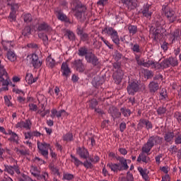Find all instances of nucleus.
I'll return each instance as SVG.
<instances>
[{
    "label": "nucleus",
    "instance_id": "obj_1",
    "mask_svg": "<svg viewBox=\"0 0 181 181\" xmlns=\"http://www.w3.org/2000/svg\"><path fill=\"white\" fill-rule=\"evenodd\" d=\"M163 138L158 135H153L148 137L147 142L144 144L141 151L145 153H149L153 146L161 145Z\"/></svg>",
    "mask_w": 181,
    "mask_h": 181
},
{
    "label": "nucleus",
    "instance_id": "obj_2",
    "mask_svg": "<svg viewBox=\"0 0 181 181\" xmlns=\"http://www.w3.org/2000/svg\"><path fill=\"white\" fill-rule=\"evenodd\" d=\"M71 6L74 9V13L77 19H81L83 13L86 11V7L81 4L78 0H72Z\"/></svg>",
    "mask_w": 181,
    "mask_h": 181
},
{
    "label": "nucleus",
    "instance_id": "obj_3",
    "mask_svg": "<svg viewBox=\"0 0 181 181\" xmlns=\"http://www.w3.org/2000/svg\"><path fill=\"white\" fill-rule=\"evenodd\" d=\"M102 33H105L110 36V38L113 43L119 47V35H118V32L113 29L112 27H105L103 30Z\"/></svg>",
    "mask_w": 181,
    "mask_h": 181
},
{
    "label": "nucleus",
    "instance_id": "obj_4",
    "mask_svg": "<svg viewBox=\"0 0 181 181\" xmlns=\"http://www.w3.org/2000/svg\"><path fill=\"white\" fill-rule=\"evenodd\" d=\"M162 11L167 18V21H168L169 23H173L177 18L176 16V12L169 6V5H163L162 6Z\"/></svg>",
    "mask_w": 181,
    "mask_h": 181
},
{
    "label": "nucleus",
    "instance_id": "obj_5",
    "mask_svg": "<svg viewBox=\"0 0 181 181\" xmlns=\"http://www.w3.org/2000/svg\"><path fill=\"white\" fill-rule=\"evenodd\" d=\"M9 83V78H8V73L5 68H4V65L1 64L0 61V87L2 88H5Z\"/></svg>",
    "mask_w": 181,
    "mask_h": 181
},
{
    "label": "nucleus",
    "instance_id": "obj_6",
    "mask_svg": "<svg viewBox=\"0 0 181 181\" xmlns=\"http://www.w3.org/2000/svg\"><path fill=\"white\" fill-rule=\"evenodd\" d=\"M37 148L39 149L40 153L45 158H47V156L49 155V149L52 151V148H50V144H47L46 142H40L37 141Z\"/></svg>",
    "mask_w": 181,
    "mask_h": 181
},
{
    "label": "nucleus",
    "instance_id": "obj_7",
    "mask_svg": "<svg viewBox=\"0 0 181 181\" xmlns=\"http://www.w3.org/2000/svg\"><path fill=\"white\" fill-rule=\"evenodd\" d=\"M139 91V82L138 81H134L129 83L127 86V93L129 95H134Z\"/></svg>",
    "mask_w": 181,
    "mask_h": 181
},
{
    "label": "nucleus",
    "instance_id": "obj_8",
    "mask_svg": "<svg viewBox=\"0 0 181 181\" xmlns=\"http://www.w3.org/2000/svg\"><path fill=\"white\" fill-rule=\"evenodd\" d=\"M27 60L34 66L35 69H39L42 66V62L39 59V57L36 54L28 55Z\"/></svg>",
    "mask_w": 181,
    "mask_h": 181
},
{
    "label": "nucleus",
    "instance_id": "obj_9",
    "mask_svg": "<svg viewBox=\"0 0 181 181\" xmlns=\"http://www.w3.org/2000/svg\"><path fill=\"white\" fill-rule=\"evenodd\" d=\"M78 56H85V59L88 63H91V52L88 50V47H82L78 49Z\"/></svg>",
    "mask_w": 181,
    "mask_h": 181
},
{
    "label": "nucleus",
    "instance_id": "obj_10",
    "mask_svg": "<svg viewBox=\"0 0 181 181\" xmlns=\"http://www.w3.org/2000/svg\"><path fill=\"white\" fill-rule=\"evenodd\" d=\"M166 32V30L163 27H158L155 28L154 32L153 33V40L157 42V40H160L163 37V34Z\"/></svg>",
    "mask_w": 181,
    "mask_h": 181
},
{
    "label": "nucleus",
    "instance_id": "obj_11",
    "mask_svg": "<svg viewBox=\"0 0 181 181\" xmlns=\"http://www.w3.org/2000/svg\"><path fill=\"white\" fill-rule=\"evenodd\" d=\"M4 171L7 172V173H8V175H11V176H13V175H15V172L16 173H17V175H21V170H19V166L18 165H6Z\"/></svg>",
    "mask_w": 181,
    "mask_h": 181
},
{
    "label": "nucleus",
    "instance_id": "obj_12",
    "mask_svg": "<svg viewBox=\"0 0 181 181\" xmlns=\"http://www.w3.org/2000/svg\"><path fill=\"white\" fill-rule=\"evenodd\" d=\"M112 78L115 84H121L122 78H124V72L122 70H119L118 71H115L112 74Z\"/></svg>",
    "mask_w": 181,
    "mask_h": 181
},
{
    "label": "nucleus",
    "instance_id": "obj_13",
    "mask_svg": "<svg viewBox=\"0 0 181 181\" xmlns=\"http://www.w3.org/2000/svg\"><path fill=\"white\" fill-rule=\"evenodd\" d=\"M149 9H151V4L148 3L144 4L141 9V12L144 18H151L152 16V13Z\"/></svg>",
    "mask_w": 181,
    "mask_h": 181
},
{
    "label": "nucleus",
    "instance_id": "obj_14",
    "mask_svg": "<svg viewBox=\"0 0 181 181\" xmlns=\"http://www.w3.org/2000/svg\"><path fill=\"white\" fill-rule=\"evenodd\" d=\"M181 37V30L180 29H175L174 30V32L170 33V39H172L171 40V43L173 44L176 42V40H180Z\"/></svg>",
    "mask_w": 181,
    "mask_h": 181
},
{
    "label": "nucleus",
    "instance_id": "obj_15",
    "mask_svg": "<svg viewBox=\"0 0 181 181\" xmlns=\"http://www.w3.org/2000/svg\"><path fill=\"white\" fill-rule=\"evenodd\" d=\"M122 4L123 5H125L128 9L130 11H132L138 6V4H136V2L133 1L132 0H121Z\"/></svg>",
    "mask_w": 181,
    "mask_h": 181
},
{
    "label": "nucleus",
    "instance_id": "obj_16",
    "mask_svg": "<svg viewBox=\"0 0 181 181\" xmlns=\"http://www.w3.org/2000/svg\"><path fill=\"white\" fill-rule=\"evenodd\" d=\"M11 12L10 13L9 18L11 22H13V21H16V11L19 9V5L15 4L11 5Z\"/></svg>",
    "mask_w": 181,
    "mask_h": 181
},
{
    "label": "nucleus",
    "instance_id": "obj_17",
    "mask_svg": "<svg viewBox=\"0 0 181 181\" xmlns=\"http://www.w3.org/2000/svg\"><path fill=\"white\" fill-rule=\"evenodd\" d=\"M61 71L62 73V76H64V77H69V76L71 74V71L70 70L67 62L62 63L61 66Z\"/></svg>",
    "mask_w": 181,
    "mask_h": 181
},
{
    "label": "nucleus",
    "instance_id": "obj_18",
    "mask_svg": "<svg viewBox=\"0 0 181 181\" xmlns=\"http://www.w3.org/2000/svg\"><path fill=\"white\" fill-rule=\"evenodd\" d=\"M76 153L83 159H87L89 156L88 151L84 147H79L76 150Z\"/></svg>",
    "mask_w": 181,
    "mask_h": 181
},
{
    "label": "nucleus",
    "instance_id": "obj_19",
    "mask_svg": "<svg viewBox=\"0 0 181 181\" xmlns=\"http://www.w3.org/2000/svg\"><path fill=\"white\" fill-rule=\"evenodd\" d=\"M30 120L21 121L16 124V128H24L25 129H30Z\"/></svg>",
    "mask_w": 181,
    "mask_h": 181
},
{
    "label": "nucleus",
    "instance_id": "obj_20",
    "mask_svg": "<svg viewBox=\"0 0 181 181\" xmlns=\"http://www.w3.org/2000/svg\"><path fill=\"white\" fill-rule=\"evenodd\" d=\"M6 135H10L11 137L8 139V141L18 144V141H19V137L18 136V134L16 133L12 132V130H8L7 133H6Z\"/></svg>",
    "mask_w": 181,
    "mask_h": 181
},
{
    "label": "nucleus",
    "instance_id": "obj_21",
    "mask_svg": "<svg viewBox=\"0 0 181 181\" xmlns=\"http://www.w3.org/2000/svg\"><path fill=\"white\" fill-rule=\"evenodd\" d=\"M148 88L150 93H156L159 90V83L155 81L150 82Z\"/></svg>",
    "mask_w": 181,
    "mask_h": 181
},
{
    "label": "nucleus",
    "instance_id": "obj_22",
    "mask_svg": "<svg viewBox=\"0 0 181 181\" xmlns=\"http://www.w3.org/2000/svg\"><path fill=\"white\" fill-rule=\"evenodd\" d=\"M144 162V163H149L151 162V158L145 154V152L142 151L137 158V162Z\"/></svg>",
    "mask_w": 181,
    "mask_h": 181
},
{
    "label": "nucleus",
    "instance_id": "obj_23",
    "mask_svg": "<svg viewBox=\"0 0 181 181\" xmlns=\"http://www.w3.org/2000/svg\"><path fill=\"white\" fill-rule=\"evenodd\" d=\"M173 138H175V132L172 131H168L165 132L164 135V141L168 144H170L173 141Z\"/></svg>",
    "mask_w": 181,
    "mask_h": 181
},
{
    "label": "nucleus",
    "instance_id": "obj_24",
    "mask_svg": "<svg viewBox=\"0 0 181 181\" xmlns=\"http://www.w3.org/2000/svg\"><path fill=\"white\" fill-rule=\"evenodd\" d=\"M107 166L111 169L112 172H118V170H122V167H121V164L119 163H109Z\"/></svg>",
    "mask_w": 181,
    "mask_h": 181
},
{
    "label": "nucleus",
    "instance_id": "obj_25",
    "mask_svg": "<svg viewBox=\"0 0 181 181\" xmlns=\"http://www.w3.org/2000/svg\"><path fill=\"white\" fill-rule=\"evenodd\" d=\"M170 67L169 58L163 59L160 63L158 62V69H168Z\"/></svg>",
    "mask_w": 181,
    "mask_h": 181
},
{
    "label": "nucleus",
    "instance_id": "obj_26",
    "mask_svg": "<svg viewBox=\"0 0 181 181\" xmlns=\"http://www.w3.org/2000/svg\"><path fill=\"white\" fill-rule=\"evenodd\" d=\"M138 170L140 175L142 176L143 179L145 180V181L149 180V176L148 175V173H149V172H148L147 169L144 170V168L139 167L138 168Z\"/></svg>",
    "mask_w": 181,
    "mask_h": 181
},
{
    "label": "nucleus",
    "instance_id": "obj_27",
    "mask_svg": "<svg viewBox=\"0 0 181 181\" xmlns=\"http://www.w3.org/2000/svg\"><path fill=\"white\" fill-rule=\"evenodd\" d=\"M146 119L141 118L139 120V123L137 124L136 128L135 129L136 131L139 132L144 129V127H146Z\"/></svg>",
    "mask_w": 181,
    "mask_h": 181
},
{
    "label": "nucleus",
    "instance_id": "obj_28",
    "mask_svg": "<svg viewBox=\"0 0 181 181\" xmlns=\"http://www.w3.org/2000/svg\"><path fill=\"white\" fill-rule=\"evenodd\" d=\"M75 66L76 71L79 73H83V71H84V65H83V62L81 59L75 61Z\"/></svg>",
    "mask_w": 181,
    "mask_h": 181
},
{
    "label": "nucleus",
    "instance_id": "obj_29",
    "mask_svg": "<svg viewBox=\"0 0 181 181\" xmlns=\"http://www.w3.org/2000/svg\"><path fill=\"white\" fill-rule=\"evenodd\" d=\"M120 112L125 118H129V117H131V114H132V111L129 108H127V107H121Z\"/></svg>",
    "mask_w": 181,
    "mask_h": 181
},
{
    "label": "nucleus",
    "instance_id": "obj_30",
    "mask_svg": "<svg viewBox=\"0 0 181 181\" xmlns=\"http://www.w3.org/2000/svg\"><path fill=\"white\" fill-rule=\"evenodd\" d=\"M91 58L93 66H94V67H96L98 71L100 70V61L98 60V58L94 54H92Z\"/></svg>",
    "mask_w": 181,
    "mask_h": 181
},
{
    "label": "nucleus",
    "instance_id": "obj_31",
    "mask_svg": "<svg viewBox=\"0 0 181 181\" xmlns=\"http://www.w3.org/2000/svg\"><path fill=\"white\" fill-rule=\"evenodd\" d=\"M127 26L129 35H132V36H134V35H136L138 33V26L131 24L128 25Z\"/></svg>",
    "mask_w": 181,
    "mask_h": 181
},
{
    "label": "nucleus",
    "instance_id": "obj_32",
    "mask_svg": "<svg viewBox=\"0 0 181 181\" xmlns=\"http://www.w3.org/2000/svg\"><path fill=\"white\" fill-rule=\"evenodd\" d=\"M6 57L10 62H15L16 60V54L12 50L7 52Z\"/></svg>",
    "mask_w": 181,
    "mask_h": 181
},
{
    "label": "nucleus",
    "instance_id": "obj_33",
    "mask_svg": "<svg viewBox=\"0 0 181 181\" xmlns=\"http://www.w3.org/2000/svg\"><path fill=\"white\" fill-rule=\"evenodd\" d=\"M2 46L5 50H11V47H13V42L12 41H2Z\"/></svg>",
    "mask_w": 181,
    "mask_h": 181
},
{
    "label": "nucleus",
    "instance_id": "obj_34",
    "mask_svg": "<svg viewBox=\"0 0 181 181\" xmlns=\"http://www.w3.org/2000/svg\"><path fill=\"white\" fill-rule=\"evenodd\" d=\"M151 66L153 69H158V62H155L153 60H148L144 64V67H151Z\"/></svg>",
    "mask_w": 181,
    "mask_h": 181
},
{
    "label": "nucleus",
    "instance_id": "obj_35",
    "mask_svg": "<svg viewBox=\"0 0 181 181\" xmlns=\"http://www.w3.org/2000/svg\"><path fill=\"white\" fill-rule=\"evenodd\" d=\"M46 62H47V66L50 69H53V67L56 66V61H54V59H53V58H52V57L50 56H49L47 58Z\"/></svg>",
    "mask_w": 181,
    "mask_h": 181
},
{
    "label": "nucleus",
    "instance_id": "obj_36",
    "mask_svg": "<svg viewBox=\"0 0 181 181\" xmlns=\"http://www.w3.org/2000/svg\"><path fill=\"white\" fill-rule=\"evenodd\" d=\"M63 34L64 35V36H67L69 40H73L74 39V33H73L70 30H64Z\"/></svg>",
    "mask_w": 181,
    "mask_h": 181
},
{
    "label": "nucleus",
    "instance_id": "obj_37",
    "mask_svg": "<svg viewBox=\"0 0 181 181\" xmlns=\"http://www.w3.org/2000/svg\"><path fill=\"white\" fill-rule=\"evenodd\" d=\"M57 16L58 19L62 22H69V18H67V16L62 11H59L57 14Z\"/></svg>",
    "mask_w": 181,
    "mask_h": 181
},
{
    "label": "nucleus",
    "instance_id": "obj_38",
    "mask_svg": "<svg viewBox=\"0 0 181 181\" xmlns=\"http://www.w3.org/2000/svg\"><path fill=\"white\" fill-rule=\"evenodd\" d=\"M168 59L170 61V66H172V67H176L179 66V61H177V58L170 57Z\"/></svg>",
    "mask_w": 181,
    "mask_h": 181
},
{
    "label": "nucleus",
    "instance_id": "obj_39",
    "mask_svg": "<svg viewBox=\"0 0 181 181\" xmlns=\"http://www.w3.org/2000/svg\"><path fill=\"white\" fill-rule=\"evenodd\" d=\"M61 110L57 111L56 109H52L51 110V118H54V117H56L57 118H60L62 117L61 115Z\"/></svg>",
    "mask_w": 181,
    "mask_h": 181
},
{
    "label": "nucleus",
    "instance_id": "obj_40",
    "mask_svg": "<svg viewBox=\"0 0 181 181\" xmlns=\"http://www.w3.org/2000/svg\"><path fill=\"white\" fill-rule=\"evenodd\" d=\"M42 110H38L37 112V114H40L41 117H46V115H48V114H50V110H45V105H42Z\"/></svg>",
    "mask_w": 181,
    "mask_h": 181
},
{
    "label": "nucleus",
    "instance_id": "obj_41",
    "mask_svg": "<svg viewBox=\"0 0 181 181\" xmlns=\"http://www.w3.org/2000/svg\"><path fill=\"white\" fill-rule=\"evenodd\" d=\"M121 181H134V175L131 172L128 171L127 173V177H122Z\"/></svg>",
    "mask_w": 181,
    "mask_h": 181
},
{
    "label": "nucleus",
    "instance_id": "obj_42",
    "mask_svg": "<svg viewBox=\"0 0 181 181\" xmlns=\"http://www.w3.org/2000/svg\"><path fill=\"white\" fill-rule=\"evenodd\" d=\"M157 114L158 115H165L166 111H168V109L166 107L160 106L157 109Z\"/></svg>",
    "mask_w": 181,
    "mask_h": 181
},
{
    "label": "nucleus",
    "instance_id": "obj_43",
    "mask_svg": "<svg viewBox=\"0 0 181 181\" xmlns=\"http://www.w3.org/2000/svg\"><path fill=\"white\" fill-rule=\"evenodd\" d=\"M144 74L145 78H147L148 80L153 77V72L152 71H150L149 69H144Z\"/></svg>",
    "mask_w": 181,
    "mask_h": 181
},
{
    "label": "nucleus",
    "instance_id": "obj_44",
    "mask_svg": "<svg viewBox=\"0 0 181 181\" xmlns=\"http://www.w3.org/2000/svg\"><path fill=\"white\" fill-rule=\"evenodd\" d=\"M30 173L35 176V177L40 176V171H39L37 167H32L30 169Z\"/></svg>",
    "mask_w": 181,
    "mask_h": 181
},
{
    "label": "nucleus",
    "instance_id": "obj_45",
    "mask_svg": "<svg viewBox=\"0 0 181 181\" xmlns=\"http://www.w3.org/2000/svg\"><path fill=\"white\" fill-rule=\"evenodd\" d=\"M100 39L105 43V45L108 47V49H110V50H114V45L112 44H110L108 40H107L104 37H100Z\"/></svg>",
    "mask_w": 181,
    "mask_h": 181
},
{
    "label": "nucleus",
    "instance_id": "obj_46",
    "mask_svg": "<svg viewBox=\"0 0 181 181\" xmlns=\"http://www.w3.org/2000/svg\"><path fill=\"white\" fill-rule=\"evenodd\" d=\"M92 84L95 88H97L99 86H101V83L100 82V78L98 76H95L93 78L92 81Z\"/></svg>",
    "mask_w": 181,
    "mask_h": 181
},
{
    "label": "nucleus",
    "instance_id": "obj_47",
    "mask_svg": "<svg viewBox=\"0 0 181 181\" xmlns=\"http://www.w3.org/2000/svg\"><path fill=\"white\" fill-rule=\"evenodd\" d=\"M52 28L46 23H42L38 26V30H50Z\"/></svg>",
    "mask_w": 181,
    "mask_h": 181
},
{
    "label": "nucleus",
    "instance_id": "obj_48",
    "mask_svg": "<svg viewBox=\"0 0 181 181\" xmlns=\"http://www.w3.org/2000/svg\"><path fill=\"white\" fill-rule=\"evenodd\" d=\"M114 59L115 62H119L122 59V54L117 49L115 50Z\"/></svg>",
    "mask_w": 181,
    "mask_h": 181
},
{
    "label": "nucleus",
    "instance_id": "obj_49",
    "mask_svg": "<svg viewBox=\"0 0 181 181\" xmlns=\"http://www.w3.org/2000/svg\"><path fill=\"white\" fill-rule=\"evenodd\" d=\"M160 95L161 96L160 100L162 101H166L168 100V90L166 89H162Z\"/></svg>",
    "mask_w": 181,
    "mask_h": 181
},
{
    "label": "nucleus",
    "instance_id": "obj_50",
    "mask_svg": "<svg viewBox=\"0 0 181 181\" xmlns=\"http://www.w3.org/2000/svg\"><path fill=\"white\" fill-rule=\"evenodd\" d=\"M11 100H12V96L11 95H5L4 96V103L7 107H12V103H11Z\"/></svg>",
    "mask_w": 181,
    "mask_h": 181
},
{
    "label": "nucleus",
    "instance_id": "obj_51",
    "mask_svg": "<svg viewBox=\"0 0 181 181\" xmlns=\"http://www.w3.org/2000/svg\"><path fill=\"white\" fill-rule=\"evenodd\" d=\"M49 169L54 175H57V176H59L60 175V173H59V168L53 165H50Z\"/></svg>",
    "mask_w": 181,
    "mask_h": 181
},
{
    "label": "nucleus",
    "instance_id": "obj_52",
    "mask_svg": "<svg viewBox=\"0 0 181 181\" xmlns=\"http://www.w3.org/2000/svg\"><path fill=\"white\" fill-rule=\"evenodd\" d=\"M23 19H24V22L29 23V22H32V21L33 20V18L32 17V14L26 13V14H24Z\"/></svg>",
    "mask_w": 181,
    "mask_h": 181
},
{
    "label": "nucleus",
    "instance_id": "obj_53",
    "mask_svg": "<svg viewBox=\"0 0 181 181\" xmlns=\"http://www.w3.org/2000/svg\"><path fill=\"white\" fill-rule=\"evenodd\" d=\"M25 81H27L28 84H33V75H32V74H27Z\"/></svg>",
    "mask_w": 181,
    "mask_h": 181
},
{
    "label": "nucleus",
    "instance_id": "obj_54",
    "mask_svg": "<svg viewBox=\"0 0 181 181\" xmlns=\"http://www.w3.org/2000/svg\"><path fill=\"white\" fill-rule=\"evenodd\" d=\"M63 140L66 141V142H70V141H73V134L71 133H68L64 135Z\"/></svg>",
    "mask_w": 181,
    "mask_h": 181
},
{
    "label": "nucleus",
    "instance_id": "obj_55",
    "mask_svg": "<svg viewBox=\"0 0 181 181\" xmlns=\"http://www.w3.org/2000/svg\"><path fill=\"white\" fill-rule=\"evenodd\" d=\"M175 145H180L181 144V134L179 132L175 135Z\"/></svg>",
    "mask_w": 181,
    "mask_h": 181
},
{
    "label": "nucleus",
    "instance_id": "obj_56",
    "mask_svg": "<svg viewBox=\"0 0 181 181\" xmlns=\"http://www.w3.org/2000/svg\"><path fill=\"white\" fill-rule=\"evenodd\" d=\"M121 115H122L121 112H119L118 110L116 109L113 111L112 117V118H114V119H115L117 118H121Z\"/></svg>",
    "mask_w": 181,
    "mask_h": 181
},
{
    "label": "nucleus",
    "instance_id": "obj_57",
    "mask_svg": "<svg viewBox=\"0 0 181 181\" xmlns=\"http://www.w3.org/2000/svg\"><path fill=\"white\" fill-rule=\"evenodd\" d=\"M132 50L134 53H141V48H140L139 45L138 43H135L133 45V47H132Z\"/></svg>",
    "mask_w": 181,
    "mask_h": 181
},
{
    "label": "nucleus",
    "instance_id": "obj_58",
    "mask_svg": "<svg viewBox=\"0 0 181 181\" xmlns=\"http://www.w3.org/2000/svg\"><path fill=\"white\" fill-rule=\"evenodd\" d=\"M122 165L121 168H122V170H127L129 166H128V163H127V159L124 158L122 161L120 163Z\"/></svg>",
    "mask_w": 181,
    "mask_h": 181
},
{
    "label": "nucleus",
    "instance_id": "obj_59",
    "mask_svg": "<svg viewBox=\"0 0 181 181\" xmlns=\"http://www.w3.org/2000/svg\"><path fill=\"white\" fill-rule=\"evenodd\" d=\"M112 66H113L114 71H118L119 70H122L121 69V63L118 62L113 63Z\"/></svg>",
    "mask_w": 181,
    "mask_h": 181
},
{
    "label": "nucleus",
    "instance_id": "obj_60",
    "mask_svg": "<svg viewBox=\"0 0 181 181\" xmlns=\"http://www.w3.org/2000/svg\"><path fill=\"white\" fill-rule=\"evenodd\" d=\"M153 128V124H152V122L149 121V119H146V129L147 131H149V129H152Z\"/></svg>",
    "mask_w": 181,
    "mask_h": 181
},
{
    "label": "nucleus",
    "instance_id": "obj_61",
    "mask_svg": "<svg viewBox=\"0 0 181 181\" xmlns=\"http://www.w3.org/2000/svg\"><path fill=\"white\" fill-rule=\"evenodd\" d=\"M74 177V175L72 174H70L69 173H64L63 175V179L65 180H71Z\"/></svg>",
    "mask_w": 181,
    "mask_h": 181
},
{
    "label": "nucleus",
    "instance_id": "obj_62",
    "mask_svg": "<svg viewBox=\"0 0 181 181\" xmlns=\"http://www.w3.org/2000/svg\"><path fill=\"white\" fill-rule=\"evenodd\" d=\"M174 118H176L177 122L181 124V112H175L174 113Z\"/></svg>",
    "mask_w": 181,
    "mask_h": 181
},
{
    "label": "nucleus",
    "instance_id": "obj_63",
    "mask_svg": "<svg viewBox=\"0 0 181 181\" xmlns=\"http://www.w3.org/2000/svg\"><path fill=\"white\" fill-rule=\"evenodd\" d=\"M119 131L120 132H124L127 129V123L125 122H122L119 124Z\"/></svg>",
    "mask_w": 181,
    "mask_h": 181
},
{
    "label": "nucleus",
    "instance_id": "obj_64",
    "mask_svg": "<svg viewBox=\"0 0 181 181\" xmlns=\"http://www.w3.org/2000/svg\"><path fill=\"white\" fill-rule=\"evenodd\" d=\"M23 35L24 36H28L30 35V27L29 26L25 27L23 30Z\"/></svg>",
    "mask_w": 181,
    "mask_h": 181
}]
</instances>
